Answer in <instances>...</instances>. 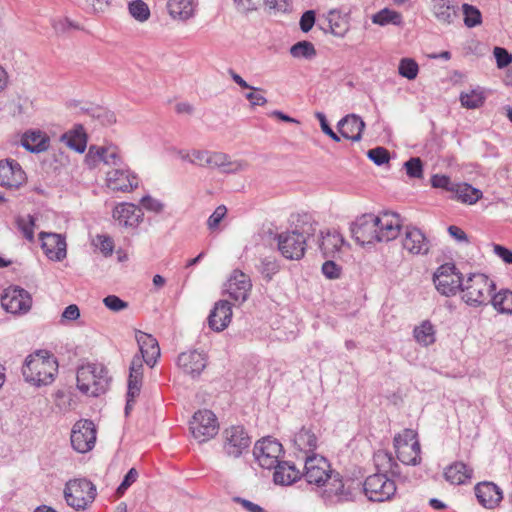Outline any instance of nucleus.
I'll return each mask as SVG.
<instances>
[{
  "mask_svg": "<svg viewBox=\"0 0 512 512\" xmlns=\"http://www.w3.org/2000/svg\"><path fill=\"white\" fill-rule=\"evenodd\" d=\"M57 373V359L46 350H38L28 355L22 366L24 379L36 386L51 384Z\"/></svg>",
  "mask_w": 512,
  "mask_h": 512,
  "instance_id": "obj_1",
  "label": "nucleus"
},
{
  "mask_svg": "<svg viewBox=\"0 0 512 512\" xmlns=\"http://www.w3.org/2000/svg\"><path fill=\"white\" fill-rule=\"evenodd\" d=\"M300 220L303 223L302 227L296 226L294 230L282 232L276 236L279 251L290 260H299L304 256L307 239L316 231L309 215L300 216Z\"/></svg>",
  "mask_w": 512,
  "mask_h": 512,
  "instance_id": "obj_2",
  "label": "nucleus"
},
{
  "mask_svg": "<svg viewBox=\"0 0 512 512\" xmlns=\"http://www.w3.org/2000/svg\"><path fill=\"white\" fill-rule=\"evenodd\" d=\"M78 389L91 396H99L104 393L110 383L108 370L102 364L88 363L82 365L77 370Z\"/></svg>",
  "mask_w": 512,
  "mask_h": 512,
  "instance_id": "obj_3",
  "label": "nucleus"
},
{
  "mask_svg": "<svg viewBox=\"0 0 512 512\" xmlns=\"http://www.w3.org/2000/svg\"><path fill=\"white\" fill-rule=\"evenodd\" d=\"M360 484L352 478H344L335 471L324 483L325 488L321 492V498L325 506L331 507L345 502H351L355 497V490Z\"/></svg>",
  "mask_w": 512,
  "mask_h": 512,
  "instance_id": "obj_4",
  "label": "nucleus"
},
{
  "mask_svg": "<svg viewBox=\"0 0 512 512\" xmlns=\"http://www.w3.org/2000/svg\"><path fill=\"white\" fill-rule=\"evenodd\" d=\"M496 289L495 283L482 273H472L461 288L462 300L469 306L479 307L489 304L491 293Z\"/></svg>",
  "mask_w": 512,
  "mask_h": 512,
  "instance_id": "obj_5",
  "label": "nucleus"
},
{
  "mask_svg": "<svg viewBox=\"0 0 512 512\" xmlns=\"http://www.w3.org/2000/svg\"><path fill=\"white\" fill-rule=\"evenodd\" d=\"M221 439L223 453L233 459H237L248 452L251 445V437L241 425H232L225 428L222 431Z\"/></svg>",
  "mask_w": 512,
  "mask_h": 512,
  "instance_id": "obj_6",
  "label": "nucleus"
},
{
  "mask_svg": "<svg viewBox=\"0 0 512 512\" xmlns=\"http://www.w3.org/2000/svg\"><path fill=\"white\" fill-rule=\"evenodd\" d=\"M96 497L95 485L87 479H74L66 483L64 498L67 504L76 509H85Z\"/></svg>",
  "mask_w": 512,
  "mask_h": 512,
  "instance_id": "obj_7",
  "label": "nucleus"
},
{
  "mask_svg": "<svg viewBox=\"0 0 512 512\" xmlns=\"http://www.w3.org/2000/svg\"><path fill=\"white\" fill-rule=\"evenodd\" d=\"M433 281L437 291L444 296H453L464 285L462 273L454 264L441 265L434 273Z\"/></svg>",
  "mask_w": 512,
  "mask_h": 512,
  "instance_id": "obj_8",
  "label": "nucleus"
},
{
  "mask_svg": "<svg viewBox=\"0 0 512 512\" xmlns=\"http://www.w3.org/2000/svg\"><path fill=\"white\" fill-rule=\"evenodd\" d=\"M363 490L370 501L384 502L394 496L396 485L393 480L387 478L386 474L375 473L366 478Z\"/></svg>",
  "mask_w": 512,
  "mask_h": 512,
  "instance_id": "obj_9",
  "label": "nucleus"
},
{
  "mask_svg": "<svg viewBox=\"0 0 512 512\" xmlns=\"http://www.w3.org/2000/svg\"><path fill=\"white\" fill-rule=\"evenodd\" d=\"M96 427L89 419L78 420L72 427L71 445L78 453L91 451L96 443Z\"/></svg>",
  "mask_w": 512,
  "mask_h": 512,
  "instance_id": "obj_10",
  "label": "nucleus"
},
{
  "mask_svg": "<svg viewBox=\"0 0 512 512\" xmlns=\"http://www.w3.org/2000/svg\"><path fill=\"white\" fill-rule=\"evenodd\" d=\"M192 436L203 443L213 438L218 431V423L215 414L210 410H199L194 413L190 421Z\"/></svg>",
  "mask_w": 512,
  "mask_h": 512,
  "instance_id": "obj_11",
  "label": "nucleus"
},
{
  "mask_svg": "<svg viewBox=\"0 0 512 512\" xmlns=\"http://www.w3.org/2000/svg\"><path fill=\"white\" fill-rule=\"evenodd\" d=\"M282 453V445L271 437H265L254 445L253 455L257 463L264 469L275 468Z\"/></svg>",
  "mask_w": 512,
  "mask_h": 512,
  "instance_id": "obj_12",
  "label": "nucleus"
},
{
  "mask_svg": "<svg viewBox=\"0 0 512 512\" xmlns=\"http://www.w3.org/2000/svg\"><path fill=\"white\" fill-rule=\"evenodd\" d=\"M1 305L11 314H25L31 309L32 297L25 289L19 286H10L4 290L1 296Z\"/></svg>",
  "mask_w": 512,
  "mask_h": 512,
  "instance_id": "obj_13",
  "label": "nucleus"
},
{
  "mask_svg": "<svg viewBox=\"0 0 512 512\" xmlns=\"http://www.w3.org/2000/svg\"><path fill=\"white\" fill-rule=\"evenodd\" d=\"M374 214H363L356 219L351 226V233L354 240L364 246L378 242L377 222Z\"/></svg>",
  "mask_w": 512,
  "mask_h": 512,
  "instance_id": "obj_14",
  "label": "nucleus"
},
{
  "mask_svg": "<svg viewBox=\"0 0 512 512\" xmlns=\"http://www.w3.org/2000/svg\"><path fill=\"white\" fill-rule=\"evenodd\" d=\"M106 185L113 191L131 192L138 187V178L127 165H123L106 172Z\"/></svg>",
  "mask_w": 512,
  "mask_h": 512,
  "instance_id": "obj_15",
  "label": "nucleus"
},
{
  "mask_svg": "<svg viewBox=\"0 0 512 512\" xmlns=\"http://www.w3.org/2000/svg\"><path fill=\"white\" fill-rule=\"evenodd\" d=\"M305 472L302 474L309 484L323 486L335 471L330 468L329 462L322 456L313 455L306 458Z\"/></svg>",
  "mask_w": 512,
  "mask_h": 512,
  "instance_id": "obj_16",
  "label": "nucleus"
},
{
  "mask_svg": "<svg viewBox=\"0 0 512 512\" xmlns=\"http://www.w3.org/2000/svg\"><path fill=\"white\" fill-rule=\"evenodd\" d=\"M112 216L119 226L129 229H136L144 219L142 209L127 202L118 204L113 209Z\"/></svg>",
  "mask_w": 512,
  "mask_h": 512,
  "instance_id": "obj_17",
  "label": "nucleus"
},
{
  "mask_svg": "<svg viewBox=\"0 0 512 512\" xmlns=\"http://www.w3.org/2000/svg\"><path fill=\"white\" fill-rule=\"evenodd\" d=\"M135 337L141 355H134L132 361L138 357L141 360L142 367L143 362H146L147 365L153 366L158 357H160V348L157 340L152 335L140 330H136Z\"/></svg>",
  "mask_w": 512,
  "mask_h": 512,
  "instance_id": "obj_18",
  "label": "nucleus"
},
{
  "mask_svg": "<svg viewBox=\"0 0 512 512\" xmlns=\"http://www.w3.org/2000/svg\"><path fill=\"white\" fill-rule=\"evenodd\" d=\"M25 180V172L16 160L5 159L0 161V186L9 189L18 188Z\"/></svg>",
  "mask_w": 512,
  "mask_h": 512,
  "instance_id": "obj_19",
  "label": "nucleus"
},
{
  "mask_svg": "<svg viewBox=\"0 0 512 512\" xmlns=\"http://www.w3.org/2000/svg\"><path fill=\"white\" fill-rule=\"evenodd\" d=\"M39 239L45 255L50 260L61 261L66 257V241L61 234L41 232Z\"/></svg>",
  "mask_w": 512,
  "mask_h": 512,
  "instance_id": "obj_20",
  "label": "nucleus"
},
{
  "mask_svg": "<svg viewBox=\"0 0 512 512\" xmlns=\"http://www.w3.org/2000/svg\"><path fill=\"white\" fill-rule=\"evenodd\" d=\"M251 288L249 276L240 270H234L228 279L226 290L234 301L243 303L248 299Z\"/></svg>",
  "mask_w": 512,
  "mask_h": 512,
  "instance_id": "obj_21",
  "label": "nucleus"
},
{
  "mask_svg": "<svg viewBox=\"0 0 512 512\" xmlns=\"http://www.w3.org/2000/svg\"><path fill=\"white\" fill-rule=\"evenodd\" d=\"M378 242H388L395 239L400 232V219L398 214L394 212H383L380 216H376Z\"/></svg>",
  "mask_w": 512,
  "mask_h": 512,
  "instance_id": "obj_22",
  "label": "nucleus"
},
{
  "mask_svg": "<svg viewBox=\"0 0 512 512\" xmlns=\"http://www.w3.org/2000/svg\"><path fill=\"white\" fill-rule=\"evenodd\" d=\"M177 364L184 373L191 377H197L207 365V357L203 352L191 350L183 352L178 356Z\"/></svg>",
  "mask_w": 512,
  "mask_h": 512,
  "instance_id": "obj_23",
  "label": "nucleus"
},
{
  "mask_svg": "<svg viewBox=\"0 0 512 512\" xmlns=\"http://www.w3.org/2000/svg\"><path fill=\"white\" fill-rule=\"evenodd\" d=\"M478 502L487 509H493L503 499L502 490L493 482H481L474 487Z\"/></svg>",
  "mask_w": 512,
  "mask_h": 512,
  "instance_id": "obj_24",
  "label": "nucleus"
},
{
  "mask_svg": "<svg viewBox=\"0 0 512 512\" xmlns=\"http://www.w3.org/2000/svg\"><path fill=\"white\" fill-rule=\"evenodd\" d=\"M142 378L141 360L137 357L131 361L129 368L128 391L125 406L126 415H128L129 411L132 409L135 397L140 394Z\"/></svg>",
  "mask_w": 512,
  "mask_h": 512,
  "instance_id": "obj_25",
  "label": "nucleus"
},
{
  "mask_svg": "<svg viewBox=\"0 0 512 512\" xmlns=\"http://www.w3.org/2000/svg\"><path fill=\"white\" fill-rule=\"evenodd\" d=\"M232 308L227 300H219L208 316L209 327L216 331H223L231 322Z\"/></svg>",
  "mask_w": 512,
  "mask_h": 512,
  "instance_id": "obj_26",
  "label": "nucleus"
},
{
  "mask_svg": "<svg viewBox=\"0 0 512 512\" xmlns=\"http://www.w3.org/2000/svg\"><path fill=\"white\" fill-rule=\"evenodd\" d=\"M365 122L356 114H348L337 124L340 135L348 140L358 142L362 138Z\"/></svg>",
  "mask_w": 512,
  "mask_h": 512,
  "instance_id": "obj_27",
  "label": "nucleus"
},
{
  "mask_svg": "<svg viewBox=\"0 0 512 512\" xmlns=\"http://www.w3.org/2000/svg\"><path fill=\"white\" fill-rule=\"evenodd\" d=\"M403 247L412 254H426L429 251V242L420 229L407 227Z\"/></svg>",
  "mask_w": 512,
  "mask_h": 512,
  "instance_id": "obj_28",
  "label": "nucleus"
},
{
  "mask_svg": "<svg viewBox=\"0 0 512 512\" xmlns=\"http://www.w3.org/2000/svg\"><path fill=\"white\" fill-rule=\"evenodd\" d=\"M21 145L30 153H41L48 150L50 137L41 130H28L21 138Z\"/></svg>",
  "mask_w": 512,
  "mask_h": 512,
  "instance_id": "obj_29",
  "label": "nucleus"
},
{
  "mask_svg": "<svg viewBox=\"0 0 512 512\" xmlns=\"http://www.w3.org/2000/svg\"><path fill=\"white\" fill-rule=\"evenodd\" d=\"M273 480L275 484L289 486L299 480L302 473L296 466L288 461H282L275 466Z\"/></svg>",
  "mask_w": 512,
  "mask_h": 512,
  "instance_id": "obj_30",
  "label": "nucleus"
},
{
  "mask_svg": "<svg viewBox=\"0 0 512 512\" xmlns=\"http://www.w3.org/2000/svg\"><path fill=\"white\" fill-rule=\"evenodd\" d=\"M473 475V469L461 461L450 464L444 470V478L452 485H464Z\"/></svg>",
  "mask_w": 512,
  "mask_h": 512,
  "instance_id": "obj_31",
  "label": "nucleus"
},
{
  "mask_svg": "<svg viewBox=\"0 0 512 512\" xmlns=\"http://www.w3.org/2000/svg\"><path fill=\"white\" fill-rule=\"evenodd\" d=\"M60 141L78 153H83L87 147V135L81 124H77L63 133L60 136Z\"/></svg>",
  "mask_w": 512,
  "mask_h": 512,
  "instance_id": "obj_32",
  "label": "nucleus"
},
{
  "mask_svg": "<svg viewBox=\"0 0 512 512\" xmlns=\"http://www.w3.org/2000/svg\"><path fill=\"white\" fill-rule=\"evenodd\" d=\"M248 166V162L245 160H231L228 154L214 151V169H218L222 173L236 174L246 170Z\"/></svg>",
  "mask_w": 512,
  "mask_h": 512,
  "instance_id": "obj_33",
  "label": "nucleus"
},
{
  "mask_svg": "<svg viewBox=\"0 0 512 512\" xmlns=\"http://www.w3.org/2000/svg\"><path fill=\"white\" fill-rule=\"evenodd\" d=\"M195 0H169L167 8L173 19L186 21L194 15Z\"/></svg>",
  "mask_w": 512,
  "mask_h": 512,
  "instance_id": "obj_34",
  "label": "nucleus"
},
{
  "mask_svg": "<svg viewBox=\"0 0 512 512\" xmlns=\"http://www.w3.org/2000/svg\"><path fill=\"white\" fill-rule=\"evenodd\" d=\"M344 243V239L337 231L321 232V241L319 248L324 257H333L338 252Z\"/></svg>",
  "mask_w": 512,
  "mask_h": 512,
  "instance_id": "obj_35",
  "label": "nucleus"
},
{
  "mask_svg": "<svg viewBox=\"0 0 512 512\" xmlns=\"http://www.w3.org/2000/svg\"><path fill=\"white\" fill-rule=\"evenodd\" d=\"M327 28L322 27L325 31L328 29L333 35L343 37L349 30V23L345 16H342L340 11L332 9L328 12Z\"/></svg>",
  "mask_w": 512,
  "mask_h": 512,
  "instance_id": "obj_36",
  "label": "nucleus"
},
{
  "mask_svg": "<svg viewBox=\"0 0 512 512\" xmlns=\"http://www.w3.org/2000/svg\"><path fill=\"white\" fill-rule=\"evenodd\" d=\"M397 458L405 465L417 466L421 463V446L419 441L395 449Z\"/></svg>",
  "mask_w": 512,
  "mask_h": 512,
  "instance_id": "obj_37",
  "label": "nucleus"
},
{
  "mask_svg": "<svg viewBox=\"0 0 512 512\" xmlns=\"http://www.w3.org/2000/svg\"><path fill=\"white\" fill-rule=\"evenodd\" d=\"M431 8L436 19L443 24H451L457 15L449 0H432Z\"/></svg>",
  "mask_w": 512,
  "mask_h": 512,
  "instance_id": "obj_38",
  "label": "nucleus"
},
{
  "mask_svg": "<svg viewBox=\"0 0 512 512\" xmlns=\"http://www.w3.org/2000/svg\"><path fill=\"white\" fill-rule=\"evenodd\" d=\"M452 193L455 199L467 204L476 203L482 196L479 189L467 183H456Z\"/></svg>",
  "mask_w": 512,
  "mask_h": 512,
  "instance_id": "obj_39",
  "label": "nucleus"
},
{
  "mask_svg": "<svg viewBox=\"0 0 512 512\" xmlns=\"http://www.w3.org/2000/svg\"><path fill=\"white\" fill-rule=\"evenodd\" d=\"M489 303L493 308L501 314L512 315V291L509 289H501L492 295Z\"/></svg>",
  "mask_w": 512,
  "mask_h": 512,
  "instance_id": "obj_40",
  "label": "nucleus"
},
{
  "mask_svg": "<svg viewBox=\"0 0 512 512\" xmlns=\"http://www.w3.org/2000/svg\"><path fill=\"white\" fill-rule=\"evenodd\" d=\"M415 340L423 345L429 346L435 342V330L432 323L428 320L423 321L413 330Z\"/></svg>",
  "mask_w": 512,
  "mask_h": 512,
  "instance_id": "obj_41",
  "label": "nucleus"
},
{
  "mask_svg": "<svg viewBox=\"0 0 512 512\" xmlns=\"http://www.w3.org/2000/svg\"><path fill=\"white\" fill-rule=\"evenodd\" d=\"M100 154L101 162H103L105 165L112 166V168L121 167L125 165L123 163L122 156L120 155V151L117 146H100Z\"/></svg>",
  "mask_w": 512,
  "mask_h": 512,
  "instance_id": "obj_42",
  "label": "nucleus"
},
{
  "mask_svg": "<svg viewBox=\"0 0 512 512\" xmlns=\"http://www.w3.org/2000/svg\"><path fill=\"white\" fill-rule=\"evenodd\" d=\"M294 442L300 450L304 451H314L317 447L315 434L304 427L295 434Z\"/></svg>",
  "mask_w": 512,
  "mask_h": 512,
  "instance_id": "obj_43",
  "label": "nucleus"
},
{
  "mask_svg": "<svg viewBox=\"0 0 512 512\" xmlns=\"http://www.w3.org/2000/svg\"><path fill=\"white\" fill-rule=\"evenodd\" d=\"M372 22L380 26L387 24L400 25L402 23V16L400 13L384 8L372 16Z\"/></svg>",
  "mask_w": 512,
  "mask_h": 512,
  "instance_id": "obj_44",
  "label": "nucleus"
},
{
  "mask_svg": "<svg viewBox=\"0 0 512 512\" xmlns=\"http://www.w3.org/2000/svg\"><path fill=\"white\" fill-rule=\"evenodd\" d=\"M290 54L294 58L312 59L316 56V49L309 41H299L291 46Z\"/></svg>",
  "mask_w": 512,
  "mask_h": 512,
  "instance_id": "obj_45",
  "label": "nucleus"
},
{
  "mask_svg": "<svg viewBox=\"0 0 512 512\" xmlns=\"http://www.w3.org/2000/svg\"><path fill=\"white\" fill-rule=\"evenodd\" d=\"M128 10L131 16L139 22H145L150 17V9L142 0L131 1L128 4Z\"/></svg>",
  "mask_w": 512,
  "mask_h": 512,
  "instance_id": "obj_46",
  "label": "nucleus"
},
{
  "mask_svg": "<svg viewBox=\"0 0 512 512\" xmlns=\"http://www.w3.org/2000/svg\"><path fill=\"white\" fill-rule=\"evenodd\" d=\"M398 72L402 77L413 80L418 75L419 66L414 59L403 58L400 60Z\"/></svg>",
  "mask_w": 512,
  "mask_h": 512,
  "instance_id": "obj_47",
  "label": "nucleus"
},
{
  "mask_svg": "<svg viewBox=\"0 0 512 512\" xmlns=\"http://www.w3.org/2000/svg\"><path fill=\"white\" fill-rule=\"evenodd\" d=\"M461 105L468 109L479 108L484 103V96L481 92L472 90L470 92H462L460 94Z\"/></svg>",
  "mask_w": 512,
  "mask_h": 512,
  "instance_id": "obj_48",
  "label": "nucleus"
},
{
  "mask_svg": "<svg viewBox=\"0 0 512 512\" xmlns=\"http://www.w3.org/2000/svg\"><path fill=\"white\" fill-rule=\"evenodd\" d=\"M464 23L467 27L472 28L480 25L482 22L481 12L475 6L463 4Z\"/></svg>",
  "mask_w": 512,
  "mask_h": 512,
  "instance_id": "obj_49",
  "label": "nucleus"
},
{
  "mask_svg": "<svg viewBox=\"0 0 512 512\" xmlns=\"http://www.w3.org/2000/svg\"><path fill=\"white\" fill-rule=\"evenodd\" d=\"M375 460L377 466H382L385 472H390L392 475H395L399 469L398 464L390 453L379 452L376 454Z\"/></svg>",
  "mask_w": 512,
  "mask_h": 512,
  "instance_id": "obj_50",
  "label": "nucleus"
},
{
  "mask_svg": "<svg viewBox=\"0 0 512 512\" xmlns=\"http://www.w3.org/2000/svg\"><path fill=\"white\" fill-rule=\"evenodd\" d=\"M417 432L413 429H404L401 433L395 435L393 439V446L395 449H400L405 445H411L413 441H419Z\"/></svg>",
  "mask_w": 512,
  "mask_h": 512,
  "instance_id": "obj_51",
  "label": "nucleus"
},
{
  "mask_svg": "<svg viewBox=\"0 0 512 512\" xmlns=\"http://www.w3.org/2000/svg\"><path fill=\"white\" fill-rule=\"evenodd\" d=\"M18 229L28 241L34 239V218L31 215L26 217H18L16 220Z\"/></svg>",
  "mask_w": 512,
  "mask_h": 512,
  "instance_id": "obj_52",
  "label": "nucleus"
},
{
  "mask_svg": "<svg viewBox=\"0 0 512 512\" xmlns=\"http://www.w3.org/2000/svg\"><path fill=\"white\" fill-rule=\"evenodd\" d=\"M279 268V264L274 258L267 257L261 261L259 271L267 281H270L278 273Z\"/></svg>",
  "mask_w": 512,
  "mask_h": 512,
  "instance_id": "obj_53",
  "label": "nucleus"
},
{
  "mask_svg": "<svg viewBox=\"0 0 512 512\" xmlns=\"http://www.w3.org/2000/svg\"><path fill=\"white\" fill-rule=\"evenodd\" d=\"M406 174L410 178L421 179L423 177V163L419 157H412L404 163Z\"/></svg>",
  "mask_w": 512,
  "mask_h": 512,
  "instance_id": "obj_54",
  "label": "nucleus"
},
{
  "mask_svg": "<svg viewBox=\"0 0 512 512\" xmlns=\"http://www.w3.org/2000/svg\"><path fill=\"white\" fill-rule=\"evenodd\" d=\"M368 158L376 165L380 166L387 163L390 159L389 152L384 147H376L367 152Z\"/></svg>",
  "mask_w": 512,
  "mask_h": 512,
  "instance_id": "obj_55",
  "label": "nucleus"
},
{
  "mask_svg": "<svg viewBox=\"0 0 512 512\" xmlns=\"http://www.w3.org/2000/svg\"><path fill=\"white\" fill-rule=\"evenodd\" d=\"M493 54L499 69H503L512 63V54L503 47H495Z\"/></svg>",
  "mask_w": 512,
  "mask_h": 512,
  "instance_id": "obj_56",
  "label": "nucleus"
},
{
  "mask_svg": "<svg viewBox=\"0 0 512 512\" xmlns=\"http://www.w3.org/2000/svg\"><path fill=\"white\" fill-rule=\"evenodd\" d=\"M227 214V208L224 205H219L207 220V226L210 230L218 228L221 221Z\"/></svg>",
  "mask_w": 512,
  "mask_h": 512,
  "instance_id": "obj_57",
  "label": "nucleus"
},
{
  "mask_svg": "<svg viewBox=\"0 0 512 512\" xmlns=\"http://www.w3.org/2000/svg\"><path fill=\"white\" fill-rule=\"evenodd\" d=\"M455 184L456 183H453L446 175L435 174L431 177V185L434 188H441L453 192Z\"/></svg>",
  "mask_w": 512,
  "mask_h": 512,
  "instance_id": "obj_58",
  "label": "nucleus"
},
{
  "mask_svg": "<svg viewBox=\"0 0 512 512\" xmlns=\"http://www.w3.org/2000/svg\"><path fill=\"white\" fill-rule=\"evenodd\" d=\"M104 305L113 312H119L128 307V302L120 299L116 295H108L103 299Z\"/></svg>",
  "mask_w": 512,
  "mask_h": 512,
  "instance_id": "obj_59",
  "label": "nucleus"
},
{
  "mask_svg": "<svg viewBox=\"0 0 512 512\" xmlns=\"http://www.w3.org/2000/svg\"><path fill=\"white\" fill-rule=\"evenodd\" d=\"M138 472L135 468H131L127 474L124 476L123 481L120 483L118 488L116 489L117 496H122L126 490L137 480Z\"/></svg>",
  "mask_w": 512,
  "mask_h": 512,
  "instance_id": "obj_60",
  "label": "nucleus"
},
{
  "mask_svg": "<svg viewBox=\"0 0 512 512\" xmlns=\"http://www.w3.org/2000/svg\"><path fill=\"white\" fill-rule=\"evenodd\" d=\"M93 117H95L104 126H109L116 122L114 112L104 108H97L93 113Z\"/></svg>",
  "mask_w": 512,
  "mask_h": 512,
  "instance_id": "obj_61",
  "label": "nucleus"
},
{
  "mask_svg": "<svg viewBox=\"0 0 512 512\" xmlns=\"http://www.w3.org/2000/svg\"><path fill=\"white\" fill-rule=\"evenodd\" d=\"M100 162H101L100 146L91 145L88 149V153L85 156L86 165L90 169H93Z\"/></svg>",
  "mask_w": 512,
  "mask_h": 512,
  "instance_id": "obj_62",
  "label": "nucleus"
},
{
  "mask_svg": "<svg viewBox=\"0 0 512 512\" xmlns=\"http://www.w3.org/2000/svg\"><path fill=\"white\" fill-rule=\"evenodd\" d=\"M140 203L146 210L155 213H161L164 209V204L162 202L149 195L142 197Z\"/></svg>",
  "mask_w": 512,
  "mask_h": 512,
  "instance_id": "obj_63",
  "label": "nucleus"
},
{
  "mask_svg": "<svg viewBox=\"0 0 512 512\" xmlns=\"http://www.w3.org/2000/svg\"><path fill=\"white\" fill-rule=\"evenodd\" d=\"M322 273L328 279H337L340 277L341 268L335 262L328 260L322 265Z\"/></svg>",
  "mask_w": 512,
  "mask_h": 512,
  "instance_id": "obj_64",
  "label": "nucleus"
}]
</instances>
